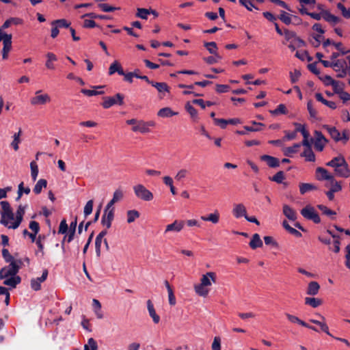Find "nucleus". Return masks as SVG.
<instances>
[{
  "instance_id": "63",
  "label": "nucleus",
  "mask_w": 350,
  "mask_h": 350,
  "mask_svg": "<svg viewBox=\"0 0 350 350\" xmlns=\"http://www.w3.org/2000/svg\"><path fill=\"white\" fill-rule=\"evenodd\" d=\"M84 346L88 347V350H97L98 349V345L96 342V340L90 338L88 339V344H85Z\"/></svg>"
},
{
  "instance_id": "55",
  "label": "nucleus",
  "mask_w": 350,
  "mask_h": 350,
  "mask_svg": "<svg viewBox=\"0 0 350 350\" xmlns=\"http://www.w3.org/2000/svg\"><path fill=\"white\" fill-rule=\"evenodd\" d=\"M12 49V43H8V41H5V44H3V47L2 49V58L3 59H6L8 57V53Z\"/></svg>"
},
{
  "instance_id": "51",
  "label": "nucleus",
  "mask_w": 350,
  "mask_h": 350,
  "mask_svg": "<svg viewBox=\"0 0 350 350\" xmlns=\"http://www.w3.org/2000/svg\"><path fill=\"white\" fill-rule=\"evenodd\" d=\"M270 113L273 115L286 114L287 109L284 104H280L275 109L270 111Z\"/></svg>"
},
{
  "instance_id": "52",
  "label": "nucleus",
  "mask_w": 350,
  "mask_h": 350,
  "mask_svg": "<svg viewBox=\"0 0 350 350\" xmlns=\"http://www.w3.org/2000/svg\"><path fill=\"white\" fill-rule=\"evenodd\" d=\"M92 307L95 311L97 317L101 319L103 317V314L100 312L101 305L99 301L96 299H94L92 301Z\"/></svg>"
},
{
  "instance_id": "13",
  "label": "nucleus",
  "mask_w": 350,
  "mask_h": 350,
  "mask_svg": "<svg viewBox=\"0 0 350 350\" xmlns=\"http://www.w3.org/2000/svg\"><path fill=\"white\" fill-rule=\"evenodd\" d=\"M41 90H38L36 92V96L31 99V103L33 105H44L51 100L50 96L47 94L38 95Z\"/></svg>"
},
{
  "instance_id": "27",
  "label": "nucleus",
  "mask_w": 350,
  "mask_h": 350,
  "mask_svg": "<svg viewBox=\"0 0 350 350\" xmlns=\"http://www.w3.org/2000/svg\"><path fill=\"white\" fill-rule=\"evenodd\" d=\"M301 157H304L305 161L308 162H314L316 161V156L312 148H305L301 153Z\"/></svg>"
},
{
  "instance_id": "62",
  "label": "nucleus",
  "mask_w": 350,
  "mask_h": 350,
  "mask_svg": "<svg viewBox=\"0 0 350 350\" xmlns=\"http://www.w3.org/2000/svg\"><path fill=\"white\" fill-rule=\"evenodd\" d=\"M185 108L187 112L193 118H197L198 112L196 109L190 103H187L185 105Z\"/></svg>"
},
{
  "instance_id": "61",
  "label": "nucleus",
  "mask_w": 350,
  "mask_h": 350,
  "mask_svg": "<svg viewBox=\"0 0 350 350\" xmlns=\"http://www.w3.org/2000/svg\"><path fill=\"white\" fill-rule=\"evenodd\" d=\"M124 96L121 94H117L113 98H111V105H122L123 103Z\"/></svg>"
},
{
  "instance_id": "9",
  "label": "nucleus",
  "mask_w": 350,
  "mask_h": 350,
  "mask_svg": "<svg viewBox=\"0 0 350 350\" xmlns=\"http://www.w3.org/2000/svg\"><path fill=\"white\" fill-rule=\"evenodd\" d=\"M185 221L183 220H174L172 224L165 226L164 234H167L170 232H180L184 228Z\"/></svg>"
},
{
  "instance_id": "36",
  "label": "nucleus",
  "mask_w": 350,
  "mask_h": 350,
  "mask_svg": "<svg viewBox=\"0 0 350 350\" xmlns=\"http://www.w3.org/2000/svg\"><path fill=\"white\" fill-rule=\"evenodd\" d=\"M250 246L252 249H256L257 247H260L262 246V241L260 239V237L258 234H254L252 236V238L250 242Z\"/></svg>"
},
{
  "instance_id": "49",
  "label": "nucleus",
  "mask_w": 350,
  "mask_h": 350,
  "mask_svg": "<svg viewBox=\"0 0 350 350\" xmlns=\"http://www.w3.org/2000/svg\"><path fill=\"white\" fill-rule=\"evenodd\" d=\"M345 67H347L346 62L343 59H337L333 62L332 68L336 72H338Z\"/></svg>"
},
{
  "instance_id": "12",
  "label": "nucleus",
  "mask_w": 350,
  "mask_h": 350,
  "mask_svg": "<svg viewBox=\"0 0 350 350\" xmlns=\"http://www.w3.org/2000/svg\"><path fill=\"white\" fill-rule=\"evenodd\" d=\"M333 176V174L323 167H319L316 169V178L318 180H326L327 182L330 179H332Z\"/></svg>"
},
{
  "instance_id": "21",
  "label": "nucleus",
  "mask_w": 350,
  "mask_h": 350,
  "mask_svg": "<svg viewBox=\"0 0 350 350\" xmlns=\"http://www.w3.org/2000/svg\"><path fill=\"white\" fill-rule=\"evenodd\" d=\"M325 186L329 189L332 190V191L339 192L342 190L341 183L337 181L334 176L332 177V179H330L326 182Z\"/></svg>"
},
{
  "instance_id": "50",
  "label": "nucleus",
  "mask_w": 350,
  "mask_h": 350,
  "mask_svg": "<svg viewBox=\"0 0 350 350\" xmlns=\"http://www.w3.org/2000/svg\"><path fill=\"white\" fill-rule=\"evenodd\" d=\"M139 217V213L136 210H131L127 212V222L131 224Z\"/></svg>"
},
{
  "instance_id": "6",
  "label": "nucleus",
  "mask_w": 350,
  "mask_h": 350,
  "mask_svg": "<svg viewBox=\"0 0 350 350\" xmlns=\"http://www.w3.org/2000/svg\"><path fill=\"white\" fill-rule=\"evenodd\" d=\"M0 205L1 206V218L0 220V223L4 225L5 226L8 227V221L7 220V219L13 220L14 219V215L10 207V204L8 201H1L0 202Z\"/></svg>"
},
{
  "instance_id": "20",
  "label": "nucleus",
  "mask_w": 350,
  "mask_h": 350,
  "mask_svg": "<svg viewBox=\"0 0 350 350\" xmlns=\"http://www.w3.org/2000/svg\"><path fill=\"white\" fill-rule=\"evenodd\" d=\"M283 214L291 221H295L297 217L296 211L288 204H284L282 208Z\"/></svg>"
},
{
  "instance_id": "15",
  "label": "nucleus",
  "mask_w": 350,
  "mask_h": 350,
  "mask_svg": "<svg viewBox=\"0 0 350 350\" xmlns=\"http://www.w3.org/2000/svg\"><path fill=\"white\" fill-rule=\"evenodd\" d=\"M200 219L204 221H209L213 224H217L219 221L220 214L217 210H215L213 213L201 216Z\"/></svg>"
},
{
  "instance_id": "57",
  "label": "nucleus",
  "mask_w": 350,
  "mask_h": 350,
  "mask_svg": "<svg viewBox=\"0 0 350 350\" xmlns=\"http://www.w3.org/2000/svg\"><path fill=\"white\" fill-rule=\"evenodd\" d=\"M137 11L136 16L142 19H147L148 16L150 14V10L145 8H138Z\"/></svg>"
},
{
  "instance_id": "31",
  "label": "nucleus",
  "mask_w": 350,
  "mask_h": 350,
  "mask_svg": "<svg viewBox=\"0 0 350 350\" xmlns=\"http://www.w3.org/2000/svg\"><path fill=\"white\" fill-rule=\"evenodd\" d=\"M261 159L267 162V165L271 167H276L280 165L279 160L269 155H263Z\"/></svg>"
},
{
  "instance_id": "24",
  "label": "nucleus",
  "mask_w": 350,
  "mask_h": 350,
  "mask_svg": "<svg viewBox=\"0 0 350 350\" xmlns=\"http://www.w3.org/2000/svg\"><path fill=\"white\" fill-rule=\"evenodd\" d=\"M106 230L101 231L96 237L95 241V248L97 256H100L102 250L103 239L107 234Z\"/></svg>"
},
{
  "instance_id": "19",
  "label": "nucleus",
  "mask_w": 350,
  "mask_h": 350,
  "mask_svg": "<svg viewBox=\"0 0 350 350\" xmlns=\"http://www.w3.org/2000/svg\"><path fill=\"white\" fill-rule=\"evenodd\" d=\"M346 160L345 157L342 154H339L338 156L333 158L331 161L326 163L327 166L332 167L334 168V170L338 167H340L342 164H345Z\"/></svg>"
},
{
  "instance_id": "39",
  "label": "nucleus",
  "mask_w": 350,
  "mask_h": 350,
  "mask_svg": "<svg viewBox=\"0 0 350 350\" xmlns=\"http://www.w3.org/2000/svg\"><path fill=\"white\" fill-rule=\"evenodd\" d=\"M47 61L45 64V66L47 68L51 70L55 69V66L53 64V62H56L57 60V56L53 53H48L46 54Z\"/></svg>"
},
{
  "instance_id": "47",
  "label": "nucleus",
  "mask_w": 350,
  "mask_h": 350,
  "mask_svg": "<svg viewBox=\"0 0 350 350\" xmlns=\"http://www.w3.org/2000/svg\"><path fill=\"white\" fill-rule=\"evenodd\" d=\"M317 208L322 211V213L332 219L334 218L335 215H336L335 211H332L331 209L328 208L327 206L319 204L317 206Z\"/></svg>"
},
{
  "instance_id": "58",
  "label": "nucleus",
  "mask_w": 350,
  "mask_h": 350,
  "mask_svg": "<svg viewBox=\"0 0 350 350\" xmlns=\"http://www.w3.org/2000/svg\"><path fill=\"white\" fill-rule=\"evenodd\" d=\"M337 8L340 10L342 15L346 18H350V9L346 8L343 4L338 3Z\"/></svg>"
},
{
  "instance_id": "10",
  "label": "nucleus",
  "mask_w": 350,
  "mask_h": 350,
  "mask_svg": "<svg viewBox=\"0 0 350 350\" xmlns=\"http://www.w3.org/2000/svg\"><path fill=\"white\" fill-rule=\"evenodd\" d=\"M146 306L149 317L152 319L153 323L159 324L161 321V317L157 313L154 306L150 299L146 301Z\"/></svg>"
},
{
  "instance_id": "4",
  "label": "nucleus",
  "mask_w": 350,
  "mask_h": 350,
  "mask_svg": "<svg viewBox=\"0 0 350 350\" xmlns=\"http://www.w3.org/2000/svg\"><path fill=\"white\" fill-rule=\"evenodd\" d=\"M135 196L139 200L145 202L152 201L153 193L142 184H137L133 187Z\"/></svg>"
},
{
  "instance_id": "18",
  "label": "nucleus",
  "mask_w": 350,
  "mask_h": 350,
  "mask_svg": "<svg viewBox=\"0 0 350 350\" xmlns=\"http://www.w3.org/2000/svg\"><path fill=\"white\" fill-rule=\"evenodd\" d=\"M285 315H286L287 319L289 321H291V323H297V324H299V325H300L301 326L308 327V328H309V329H310L312 330L317 331V329L314 327L309 325L306 322H304V321L301 320L299 318H298L297 317H296L295 315L291 314L289 313H286Z\"/></svg>"
},
{
  "instance_id": "32",
  "label": "nucleus",
  "mask_w": 350,
  "mask_h": 350,
  "mask_svg": "<svg viewBox=\"0 0 350 350\" xmlns=\"http://www.w3.org/2000/svg\"><path fill=\"white\" fill-rule=\"evenodd\" d=\"M320 286L317 282H310L307 288V294L310 295H316L318 294Z\"/></svg>"
},
{
  "instance_id": "41",
  "label": "nucleus",
  "mask_w": 350,
  "mask_h": 350,
  "mask_svg": "<svg viewBox=\"0 0 350 350\" xmlns=\"http://www.w3.org/2000/svg\"><path fill=\"white\" fill-rule=\"evenodd\" d=\"M109 202H108L105 208L104 214L102 217V223L107 228H109Z\"/></svg>"
},
{
  "instance_id": "60",
  "label": "nucleus",
  "mask_w": 350,
  "mask_h": 350,
  "mask_svg": "<svg viewBox=\"0 0 350 350\" xmlns=\"http://www.w3.org/2000/svg\"><path fill=\"white\" fill-rule=\"evenodd\" d=\"M284 172L282 171H280L277 172L272 178H271V180L272 181L276 182L277 183H282L284 180Z\"/></svg>"
},
{
  "instance_id": "3",
  "label": "nucleus",
  "mask_w": 350,
  "mask_h": 350,
  "mask_svg": "<svg viewBox=\"0 0 350 350\" xmlns=\"http://www.w3.org/2000/svg\"><path fill=\"white\" fill-rule=\"evenodd\" d=\"M323 128L325 129L330 137L336 142H342L343 144H346L349 139V133L348 131L344 130L340 133L336 127L330 126L329 125H323Z\"/></svg>"
},
{
  "instance_id": "48",
  "label": "nucleus",
  "mask_w": 350,
  "mask_h": 350,
  "mask_svg": "<svg viewBox=\"0 0 350 350\" xmlns=\"http://www.w3.org/2000/svg\"><path fill=\"white\" fill-rule=\"evenodd\" d=\"M30 168L32 180L35 181L38 175V166L35 161L30 163Z\"/></svg>"
},
{
  "instance_id": "46",
  "label": "nucleus",
  "mask_w": 350,
  "mask_h": 350,
  "mask_svg": "<svg viewBox=\"0 0 350 350\" xmlns=\"http://www.w3.org/2000/svg\"><path fill=\"white\" fill-rule=\"evenodd\" d=\"M21 134V130L20 129L18 133H14L13 136V141L11 143V146L14 148L15 151H17L19 148L18 144L21 142L20 136Z\"/></svg>"
},
{
  "instance_id": "5",
  "label": "nucleus",
  "mask_w": 350,
  "mask_h": 350,
  "mask_svg": "<svg viewBox=\"0 0 350 350\" xmlns=\"http://www.w3.org/2000/svg\"><path fill=\"white\" fill-rule=\"evenodd\" d=\"M21 260L16 261H12L10 262L9 267H5L0 270V280L7 278L10 276L16 275L20 269V265L21 264Z\"/></svg>"
},
{
  "instance_id": "14",
  "label": "nucleus",
  "mask_w": 350,
  "mask_h": 350,
  "mask_svg": "<svg viewBox=\"0 0 350 350\" xmlns=\"http://www.w3.org/2000/svg\"><path fill=\"white\" fill-rule=\"evenodd\" d=\"M25 214V206L19 205L16 213V220L12 225L9 226V228H17L23 221V215Z\"/></svg>"
},
{
  "instance_id": "25",
  "label": "nucleus",
  "mask_w": 350,
  "mask_h": 350,
  "mask_svg": "<svg viewBox=\"0 0 350 350\" xmlns=\"http://www.w3.org/2000/svg\"><path fill=\"white\" fill-rule=\"evenodd\" d=\"M301 147V144L299 143L294 144L292 146L283 147L282 152L286 157H292L293 154L297 153Z\"/></svg>"
},
{
  "instance_id": "29",
  "label": "nucleus",
  "mask_w": 350,
  "mask_h": 350,
  "mask_svg": "<svg viewBox=\"0 0 350 350\" xmlns=\"http://www.w3.org/2000/svg\"><path fill=\"white\" fill-rule=\"evenodd\" d=\"M124 196V190L122 188L119 187L117 189H116L113 193V198L111 200V205L120 202L123 199Z\"/></svg>"
},
{
  "instance_id": "34",
  "label": "nucleus",
  "mask_w": 350,
  "mask_h": 350,
  "mask_svg": "<svg viewBox=\"0 0 350 350\" xmlns=\"http://www.w3.org/2000/svg\"><path fill=\"white\" fill-rule=\"evenodd\" d=\"M177 113V112L173 111L170 107H164L158 111L157 115L161 118H170Z\"/></svg>"
},
{
  "instance_id": "2",
  "label": "nucleus",
  "mask_w": 350,
  "mask_h": 350,
  "mask_svg": "<svg viewBox=\"0 0 350 350\" xmlns=\"http://www.w3.org/2000/svg\"><path fill=\"white\" fill-rule=\"evenodd\" d=\"M126 124L132 126L131 130L135 133L141 134H146L151 132V128L156 126V123L153 120L145 121L139 119H130L126 120Z\"/></svg>"
},
{
  "instance_id": "11",
  "label": "nucleus",
  "mask_w": 350,
  "mask_h": 350,
  "mask_svg": "<svg viewBox=\"0 0 350 350\" xmlns=\"http://www.w3.org/2000/svg\"><path fill=\"white\" fill-rule=\"evenodd\" d=\"M48 273H49L48 270L44 269L40 277L31 279V288L36 291L40 290L41 289V283L44 282L46 280Z\"/></svg>"
},
{
  "instance_id": "8",
  "label": "nucleus",
  "mask_w": 350,
  "mask_h": 350,
  "mask_svg": "<svg viewBox=\"0 0 350 350\" xmlns=\"http://www.w3.org/2000/svg\"><path fill=\"white\" fill-rule=\"evenodd\" d=\"M301 215L309 220L313 221L316 224L321 222V219L319 215L316 213L314 207L311 205H307L301 210Z\"/></svg>"
},
{
  "instance_id": "26",
  "label": "nucleus",
  "mask_w": 350,
  "mask_h": 350,
  "mask_svg": "<svg viewBox=\"0 0 350 350\" xmlns=\"http://www.w3.org/2000/svg\"><path fill=\"white\" fill-rule=\"evenodd\" d=\"M103 88L104 86H94L95 90L82 89L81 92L88 96L100 95L104 93V92L101 90Z\"/></svg>"
},
{
  "instance_id": "22",
  "label": "nucleus",
  "mask_w": 350,
  "mask_h": 350,
  "mask_svg": "<svg viewBox=\"0 0 350 350\" xmlns=\"http://www.w3.org/2000/svg\"><path fill=\"white\" fill-rule=\"evenodd\" d=\"M334 172L338 176L343 178L350 177V170L347 161L345 162V164H342L340 167L336 169Z\"/></svg>"
},
{
  "instance_id": "54",
  "label": "nucleus",
  "mask_w": 350,
  "mask_h": 350,
  "mask_svg": "<svg viewBox=\"0 0 350 350\" xmlns=\"http://www.w3.org/2000/svg\"><path fill=\"white\" fill-rule=\"evenodd\" d=\"M23 185H24L23 182H21L18 185V197L16 198V200H18L21 198L23 193H25V194H29L30 193V191H31L30 188L28 187L26 188H24Z\"/></svg>"
},
{
  "instance_id": "7",
  "label": "nucleus",
  "mask_w": 350,
  "mask_h": 350,
  "mask_svg": "<svg viewBox=\"0 0 350 350\" xmlns=\"http://www.w3.org/2000/svg\"><path fill=\"white\" fill-rule=\"evenodd\" d=\"M314 139H312L311 142L314 144V147L316 150L319 152H322L324 150V148L328 143V140L325 138V137L322 134L321 131H314Z\"/></svg>"
},
{
  "instance_id": "56",
  "label": "nucleus",
  "mask_w": 350,
  "mask_h": 350,
  "mask_svg": "<svg viewBox=\"0 0 350 350\" xmlns=\"http://www.w3.org/2000/svg\"><path fill=\"white\" fill-rule=\"evenodd\" d=\"M279 18L286 25L291 23V15L284 11H282Z\"/></svg>"
},
{
  "instance_id": "37",
  "label": "nucleus",
  "mask_w": 350,
  "mask_h": 350,
  "mask_svg": "<svg viewBox=\"0 0 350 350\" xmlns=\"http://www.w3.org/2000/svg\"><path fill=\"white\" fill-rule=\"evenodd\" d=\"M189 172L188 170L185 168H181L178 170L175 174L174 178L178 182L183 181L186 179L189 174Z\"/></svg>"
},
{
  "instance_id": "16",
  "label": "nucleus",
  "mask_w": 350,
  "mask_h": 350,
  "mask_svg": "<svg viewBox=\"0 0 350 350\" xmlns=\"http://www.w3.org/2000/svg\"><path fill=\"white\" fill-rule=\"evenodd\" d=\"M247 211L245 206L241 204H235L232 208V214L236 218L247 216Z\"/></svg>"
},
{
  "instance_id": "45",
  "label": "nucleus",
  "mask_w": 350,
  "mask_h": 350,
  "mask_svg": "<svg viewBox=\"0 0 350 350\" xmlns=\"http://www.w3.org/2000/svg\"><path fill=\"white\" fill-rule=\"evenodd\" d=\"M316 189L317 187L312 184L301 183L299 185V191L301 194H304L308 191Z\"/></svg>"
},
{
  "instance_id": "17",
  "label": "nucleus",
  "mask_w": 350,
  "mask_h": 350,
  "mask_svg": "<svg viewBox=\"0 0 350 350\" xmlns=\"http://www.w3.org/2000/svg\"><path fill=\"white\" fill-rule=\"evenodd\" d=\"M286 40L290 42H296L298 45H304V42L297 37L295 32L285 30L284 32Z\"/></svg>"
},
{
  "instance_id": "1",
  "label": "nucleus",
  "mask_w": 350,
  "mask_h": 350,
  "mask_svg": "<svg viewBox=\"0 0 350 350\" xmlns=\"http://www.w3.org/2000/svg\"><path fill=\"white\" fill-rule=\"evenodd\" d=\"M217 281V275L215 272L209 271L202 275L200 282L193 286L195 293L202 297H206L210 292V287Z\"/></svg>"
},
{
  "instance_id": "64",
  "label": "nucleus",
  "mask_w": 350,
  "mask_h": 350,
  "mask_svg": "<svg viewBox=\"0 0 350 350\" xmlns=\"http://www.w3.org/2000/svg\"><path fill=\"white\" fill-rule=\"evenodd\" d=\"M213 350H221V338L219 336H215L212 343Z\"/></svg>"
},
{
  "instance_id": "53",
  "label": "nucleus",
  "mask_w": 350,
  "mask_h": 350,
  "mask_svg": "<svg viewBox=\"0 0 350 350\" xmlns=\"http://www.w3.org/2000/svg\"><path fill=\"white\" fill-rule=\"evenodd\" d=\"M116 72H117L120 75H124L122 66L118 62H115L111 64V75Z\"/></svg>"
},
{
  "instance_id": "43",
  "label": "nucleus",
  "mask_w": 350,
  "mask_h": 350,
  "mask_svg": "<svg viewBox=\"0 0 350 350\" xmlns=\"http://www.w3.org/2000/svg\"><path fill=\"white\" fill-rule=\"evenodd\" d=\"M47 186V181L45 179H40L36 184L33 191L36 194L41 193L42 188H46Z\"/></svg>"
},
{
  "instance_id": "28",
  "label": "nucleus",
  "mask_w": 350,
  "mask_h": 350,
  "mask_svg": "<svg viewBox=\"0 0 350 350\" xmlns=\"http://www.w3.org/2000/svg\"><path fill=\"white\" fill-rule=\"evenodd\" d=\"M21 282V278L18 275L10 276L3 281V284L9 286L12 288H16Z\"/></svg>"
},
{
  "instance_id": "38",
  "label": "nucleus",
  "mask_w": 350,
  "mask_h": 350,
  "mask_svg": "<svg viewBox=\"0 0 350 350\" xmlns=\"http://www.w3.org/2000/svg\"><path fill=\"white\" fill-rule=\"evenodd\" d=\"M204 46L208 51V52L214 55H216L217 59H221V56L217 54V46L215 42H205Z\"/></svg>"
},
{
  "instance_id": "33",
  "label": "nucleus",
  "mask_w": 350,
  "mask_h": 350,
  "mask_svg": "<svg viewBox=\"0 0 350 350\" xmlns=\"http://www.w3.org/2000/svg\"><path fill=\"white\" fill-rule=\"evenodd\" d=\"M304 301L306 305L310 306L314 308L320 306L323 303L321 299L310 297H306Z\"/></svg>"
},
{
  "instance_id": "35",
  "label": "nucleus",
  "mask_w": 350,
  "mask_h": 350,
  "mask_svg": "<svg viewBox=\"0 0 350 350\" xmlns=\"http://www.w3.org/2000/svg\"><path fill=\"white\" fill-rule=\"evenodd\" d=\"M164 284H165V287L167 290V293H168L169 304L171 306H174L176 303V297L174 295L173 290H172L170 283L167 281H165Z\"/></svg>"
},
{
  "instance_id": "40",
  "label": "nucleus",
  "mask_w": 350,
  "mask_h": 350,
  "mask_svg": "<svg viewBox=\"0 0 350 350\" xmlns=\"http://www.w3.org/2000/svg\"><path fill=\"white\" fill-rule=\"evenodd\" d=\"M153 87L160 93H165L169 92V88L165 83L150 82Z\"/></svg>"
},
{
  "instance_id": "30",
  "label": "nucleus",
  "mask_w": 350,
  "mask_h": 350,
  "mask_svg": "<svg viewBox=\"0 0 350 350\" xmlns=\"http://www.w3.org/2000/svg\"><path fill=\"white\" fill-rule=\"evenodd\" d=\"M322 16L327 22L330 23L332 24H337L340 22V18L333 14H332L328 11H323Z\"/></svg>"
},
{
  "instance_id": "23",
  "label": "nucleus",
  "mask_w": 350,
  "mask_h": 350,
  "mask_svg": "<svg viewBox=\"0 0 350 350\" xmlns=\"http://www.w3.org/2000/svg\"><path fill=\"white\" fill-rule=\"evenodd\" d=\"M319 317L321 319V321H317L315 319H310V321L314 324L319 325L321 329L326 333L327 335L331 336V334L329 332V327L325 323V318L324 316L321 314H319Z\"/></svg>"
},
{
  "instance_id": "44",
  "label": "nucleus",
  "mask_w": 350,
  "mask_h": 350,
  "mask_svg": "<svg viewBox=\"0 0 350 350\" xmlns=\"http://www.w3.org/2000/svg\"><path fill=\"white\" fill-rule=\"evenodd\" d=\"M51 25H56L58 28H69L70 29V23L68 22V21H66L64 18L55 20L51 23Z\"/></svg>"
},
{
  "instance_id": "42",
  "label": "nucleus",
  "mask_w": 350,
  "mask_h": 350,
  "mask_svg": "<svg viewBox=\"0 0 350 350\" xmlns=\"http://www.w3.org/2000/svg\"><path fill=\"white\" fill-rule=\"evenodd\" d=\"M252 124L254 126H245L244 129L247 131L250 132H256L260 131L262 129V127H264L265 125L262 123L260 122H256V121H252Z\"/></svg>"
},
{
  "instance_id": "59",
  "label": "nucleus",
  "mask_w": 350,
  "mask_h": 350,
  "mask_svg": "<svg viewBox=\"0 0 350 350\" xmlns=\"http://www.w3.org/2000/svg\"><path fill=\"white\" fill-rule=\"evenodd\" d=\"M331 85L334 88V92L338 94H339L340 92L343 91L344 84L341 82L335 81Z\"/></svg>"
}]
</instances>
